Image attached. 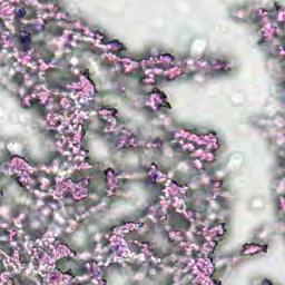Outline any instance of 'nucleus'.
<instances>
[{"mask_svg": "<svg viewBox=\"0 0 285 285\" xmlns=\"http://www.w3.org/2000/svg\"><path fill=\"white\" fill-rule=\"evenodd\" d=\"M132 144H139V136L135 134L126 135L124 132H119L117 137L114 138V146L119 150L121 157H130L137 147L132 146Z\"/></svg>", "mask_w": 285, "mask_h": 285, "instance_id": "f257e3e1", "label": "nucleus"}, {"mask_svg": "<svg viewBox=\"0 0 285 285\" xmlns=\"http://www.w3.org/2000/svg\"><path fill=\"white\" fill-rule=\"evenodd\" d=\"M33 190H57V176L55 174H48L46 171H39L36 177V185L32 187Z\"/></svg>", "mask_w": 285, "mask_h": 285, "instance_id": "f03ea898", "label": "nucleus"}, {"mask_svg": "<svg viewBox=\"0 0 285 285\" xmlns=\"http://www.w3.org/2000/svg\"><path fill=\"white\" fill-rule=\"evenodd\" d=\"M208 66H210L209 75L212 77H220L222 75H230V68H227L230 62L228 58L222 56L218 58H209L206 60Z\"/></svg>", "mask_w": 285, "mask_h": 285, "instance_id": "7ed1b4c3", "label": "nucleus"}, {"mask_svg": "<svg viewBox=\"0 0 285 285\" xmlns=\"http://www.w3.org/2000/svg\"><path fill=\"white\" fill-rule=\"evenodd\" d=\"M16 41L20 46V50L22 52L30 51V46L32 43V37L30 35V28L26 26L18 27V30L16 31Z\"/></svg>", "mask_w": 285, "mask_h": 285, "instance_id": "20e7f679", "label": "nucleus"}, {"mask_svg": "<svg viewBox=\"0 0 285 285\" xmlns=\"http://www.w3.org/2000/svg\"><path fill=\"white\" fill-rule=\"evenodd\" d=\"M116 119L118 124H126V120L124 118L117 117V109H111V114H107L106 117L104 114H98V128L100 130H110V127L112 126V121Z\"/></svg>", "mask_w": 285, "mask_h": 285, "instance_id": "39448f33", "label": "nucleus"}, {"mask_svg": "<svg viewBox=\"0 0 285 285\" xmlns=\"http://www.w3.org/2000/svg\"><path fill=\"white\" fill-rule=\"evenodd\" d=\"M75 266H77V261L70 257H62L56 262L57 269L62 275H69L72 278H75Z\"/></svg>", "mask_w": 285, "mask_h": 285, "instance_id": "423d86ee", "label": "nucleus"}, {"mask_svg": "<svg viewBox=\"0 0 285 285\" xmlns=\"http://www.w3.org/2000/svg\"><path fill=\"white\" fill-rule=\"evenodd\" d=\"M92 265V261H77L76 266L73 269V278L75 277H81L83 275H88L89 273H92L95 271Z\"/></svg>", "mask_w": 285, "mask_h": 285, "instance_id": "0eeeda50", "label": "nucleus"}, {"mask_svg": "<svg viewBox=\"0 0 285 285\" xmlns=\"http://www.w3.org/2000/svg\"><path fill=\"white\" fill-rule=\"evenodd\" d=\"M169 224L171 228H190V223L188 222V218L179 213H175L174 215H171Z\"/></svg>", "mask_w": 285, "mask_h": 285, "instance_id": "6e6552de", "label": "nucleus"}, {"mask_svg": "<svg viewBox=\"0 0 285 285\" xmlns=\"http://www.w3.org/2000/svg\"><path fill=\"white\" fill-rule=\"evenodd\" d=\"M29 104H30V108L36 110L37 115H39L41 119H43V121L48 119V109L46 108V105L41 104V100L30 99Z\"/></svg>", "mask_w": 285, "mask_h": 285, "instance_id": "1a4fd4ad", "label": "nucleus"}, {"mask_svg": "<svg viewBox=\"0 0 285 285\" xmlns=\"http://www.w3.org/2000/svg\"><path fill=\"white\" fill-rule=\"evenodd\" d=\"M100 41L102 46H110V43L115 46L119 51L114 52V55H116V57H119L120 59H124V56H121V52L126 50V47L124 46V43L119 42V40H112L108 36H102Z\"/></svg>", "mask_w": 285, "mask_h": 285, "instance_id": "9d476101", "label": "nucleus"}, {"mask_svg": "<svg viewBox=\"0 0 285 285\" xmlns=\"http://www.w3.org/2000/svg\"><path fill=\"white\" fill-rule=\"evenodd\" d=\"M4 179L7 184H16V186H20V188H26V185H23V181L21 180L22 178L17 175H6V173H0V183Z\"/></svg>", "mask_w": 285, "mask_h": 285, "instance_id": "9b49d317", "label": "nucleus"}, {"mask_svg": "<svg viewBox=\"0 0 285 285\" xmlns=\"http://www.w3.org/2000/svg\"><path fill=\"white\" fill-rule=\"evenodd\" d=\"M117 177V173H115V170L112 169H107L105 171H99L97 177H98V184L102 187V188H108V178L110 177Z\"/></svg>", "mask_w": 285, "mask_h": 285, "instance_id": "f8f14e48", "label": "nucleus"}, {"mask_svg": "<svg viewBox=\"0 0 285 285\" xmlns=\"http://www.w3.org/2000/svg\"><path fill=\"white\" fill-rule=\"evenodd\" d=\"M60 157H61V154L59 151H49L42 158V164L47 168H50V166L55 164V160L60 159Z\"/></svg>", "mask_w": 285, "mask_h": 285, "instance_id": "ddd939ff", "label": "nucleus"}, {"mask_svg": "<svg viewBox=\"0 0 285 285\" xmlns=\"http://www.w3.org/2000/svg\"><path fill=\"white\" fill-rule=\"evenodd\" d=\"M9 284L11 285H37L35 281L28 278V277H22L21 275H14L9 279Z\"/></svg>", "mask_w": 285, "mask_h": 285, "instance_id": "4468645a", "label": "nucleus"}, {"mask_svg": "<svg viewBox=\"0 0 285 285\" xmlns=\"http://www.w3.org/2000/svg\"><path fill=\"white\" fill-rule=\"evenodd\" d=\"M98 204H99V202L89 199L85 204L78 205L76 207V213H77V215H83V213H88L89 208H95V206H98Z\"/></svg>", "mask_w": 285, "mask_h": 285, "instance_id": "2eb2a0df", "label": "nucleus"}, {"mask_svg": "<svg viewBox=\"0 0 285 285\" xmlns=\"http://www.w3.org/2000/svg\"><path fill=\"white\" fill-rule=\"evenodd\" d=\"M248 248H258V249H253L249 253H247V255H257V253H262V250H264V248H262L257 243H246L243 246L242 253H244L245 250H248Z\"/></svg>", "mask_w": 285, "mask_h": 285, "instance_id": "dca6fc26", "label": "nucleus"}, {"mask_svg": "<svg viewBox=\"0 0 285 285\" xmlns=\"http://www.w3.org/2000/svg\"><path fill=\"white\" fill-rule=\"evenodd\" d=\"M17 157V155H12V151L9 149H2L1 150V156H0V166L2 164H8L12 161V159Z\"/></svg>", "mask_w": 285, "mask_h": 285, "instance_id": "f3484780", "label": "nucleus"}, {"mask_svg": "<svg viewBox=\"0 0 285 285\" xmlns=\"http://www.w3.org/2000/svg\"><path fill=\"white\" fill-rule=\"evenodd\" d=\"M26 209L23 205H13L10 209V217L11 219H17L21 213Z\"/></svg>", "mask_w": 285, "mask_h": 285, "instance_id": "a211bd4d", "label": "nucleus"}, {"mask_svg": "<svg viewBox=\"0 0 285 285\" xmlns=\"http://www.w3.org/2000/svg\"><path fill=\"white\" fill-rule=\"evenodd\" d=\"M0 250H3L6 255H14V249L10 246V242L0 240Z\"/></svg>", "mask_w": 285, "mask_h": 285, "instance_id": "6ab92c4d", "label": "nucleus"}, {"mask_svg": "<svg viewBox=\"0 0 285 285\" xmlns=\"http://www.w3.org/2000/svg\"><path fill=\"white\" fill-rule=\"evenodd\" d=\"M13 14L17 20H20L23 18L26 19V14H27L26 7L17 6L13 10Z\"/></svg>", "mask_w": 285, "mask_h": 285, "instance_id": "aec40b11", "label": "nucleus"}, {"mask_svg": "<svg viewBox=\"0 0 285 285\" xmlns=\"http://www.w3.org/2000/svg\"><path fill=\"white\" fill-rule=\"evenodd\" d=\"M27 235H30L31 236L30 240L35 242L36 239H41V237H43V232H41V229L31 228L27 233Z\"/></svg>", "mask_w": 285, "mask_h": 285, "instance_id": "412c9836", "label": "nucleus"}, {"mask_svg": "<svg viewBox=\"0 0 285 285\" xmlns=\"http://www.w3.org/2000/svg\"><path fill=\"white\" fill-rule=\"evenodd\" d=\"M32 220L30 219V217H26L22 222H21V226H22V230L23 233H28L29 230L32 229Z\"/></svg>", "mask_w": 285, "mask_h": 285, "instance_id": "4be33fe9", "label": "nucleus"}, {"mask_svg": "<svg viewBox=\"0 0 285 285\" xmlns=\"http://www.w3.org/2000/svg\"><path fill=\"white\" fill-rule=\"evenodd\" d=\"M56 242H58L62 246H68V244H70V235L62 234L56 239Z\"/></svg>", "mask_w": 285, "mask_h": 285, "instance_id": "5701e85b", "label": "nucleus"}, {"mask_svg": "<svg viewBox=\"0 0 285 285\" xmlns=\"http://www.w3.org/2000/svg\"><path fill=\"white\" fill-rule=\"evenodd\" d=\"M26 19H35L37 17V8L35 7H26Z\"/></svg>", "mask_w": 285, "mask_h": 285, "instance_id": "b1692460", "label": "nucleus"}, {"mask_svg": "<svg viewBox=\"0 0 285 285\" xmlns=\"http://www.w3.org/2000/svg\"><path fill=\"white\" fill-rule=\"evenodd\" d=\"M70 179L73 184H81V181H83V175H81L79 171H75Z\"/></svg>", "mask_w": 285, "mask_h": 285, "instance_id": "393cba45", "label": "nucleus"}, {"mask_svg": "<svg viewBox=\"0 0 285 285\" xmlns=\"http://www.w3.org/2000/svg\"><path fill=\"white\" fill-rule=\"evenodd\" d=\"M6 264H8V258L6 255L1 254L0 255V275H3L6 273Z\"/></svg>", "mask_w": 285, "mask_h": 285, "instance_id": "a878e982", "label": "nucleus"}, {"mask_svg": "<svg viewBox=\"0 0 285 285\" xmlns=\"http://www.w3.org/2000/svg\"><path fill=\"white\" fill-rule=\"evenodd\" d=\"M59 161V169L60 170H68L69 163L66 159V157H62L60 154V158H58Z\"/></svg>", "mask_w": 285, "mask_h": 285, "instance_id": "bb28decb", "label": "nucleus"}, {"mask_svg": "<svg viewBox=\"0 0 285 285\" xmlns=\"http://www.w3.org/2000/svg\"><path fill=\"white\" fill-rule=\"evenodd\" d=\"M175 140V132L173 131H167L166 135L164 136V138L160 140L159 138H157L156 141H158L159 144H161V141H174Z\"/></svg>", "mask_w": 285, "mask_h": 285, "instance_id": "cd10ccee", "label": "nucleus"}, {"mask_svg": "<svg viewBox=\"0 0 285 285\" xmlns=\"http://www.w3.org/2000/svg\"><path fill=\"white\" fill-rule=\"evenodd\" d=\"M216 202H217L219 208H224V209L228 208V202H226V198H225V197H223V196H217V197H216Z\"/></svg>", "mask_w": 285, "mask_h": 285, "instance_id": "c85d7f7f", "label": "nucleus"}, {"mask_svg": "<svg viewBox=\"0 0 285 285\" xmlns=\"http://www.w3.org/2000/svg\"><path fill=\"white\" fill-rule=\"evenodd\" d=\"M89 108H91V110H96L97 112L105 109L104 106H101V104H97L95 101L89 102Z\"/></svg>", "mask_w": 285, "mask_h": 285, "instance_id": "c756f323", "label": "nucleus"}, {"mask_svg": "<svg viewBox=\"0 0 285 285\" xmlns=\"http://www.w3.org/2000/svg\"><path fill=\"white\" fill-rule=\"evenodd\" d=\"M77 32H81V30H73V33L69 35L68 40L79 43V36H77Z\"/></svg>", "mask_w": 285, "mask_h": 285, "instance_id": "7c9ffc66", "label": "nucleus"}, {"mask_svg": "<svg viewBox=\"0 0 285 285\" xmlns=\"http://www.w3.org/2000/svg\"><path fill=\"white\" fill-rule=\"evenodd\" d=\"M175 284V276L173 274H168L164 279V285H173Z\"/></svg>", "mask_w": 285, "mask_h": 285, "instance_id": "2f4dec72", "label": "nucleus"}, {"mask_svg": "<svg viewBox=\"0 0 285 285\" xmlns=\"http://www.w3.org/2000/svg\"><path fill=\"white\" fill-rule=\"evenodd\" d=\"M129 267L131 268V271L137 273V271H139L141 268V263H138L137 261H135L129 264Z\"/></svg>", "mask_w": 285, "mask_h": 285, "instance_id": "473e14b6", "label": "nucleus"}, {"mask_svg": "<svg viewBox=\"0 0 285 285\" xmlns=\"http://www.w3.org/2000/svg\"><path fill=\"white\" fill-rule=\"evenodd\" d=\"M161 235H163L164 239H168L169 244H174L175 243V240H173V238H170V234L168 233V230H166V229L163 230Z\"/></svg>", "mask_w": 285, "mask_h": 285, "instance_id": "72a5a7b5", "label": "nucleus"}, {"mask_svg": "<svg viewBox=\"0 0 285 285\" xmlns=\"http://www.w3.org/2000/svg\"><path fill=\"white\" fill-rule=\"evenodd\" d=\"M13 80L16 81V83H23V75L21 73H17L14 77H13Z\"/></svg>", "mask_w": 285, "mask_h": 285, "instance_id": "f704fd0d", "label": "nucleus"}, {"mask_svg": "<svg viewBox=\"0 0 285 285\" xmlns=\"http://www.w3.org/2000/svg\"><path fill=\"white\" fill-rule=\"evenodd\" d=\"M278 66L283 72H285V56H283L281 59H278Z\"/></svg>", "mask_w": 285, "mask_h": 285, "instance_id": "c9c22d12", "label": "nucleus"}, {"mask_svg": "<svg viewBox=\"0 0 285 285\" xmlns=\"http://www.w3.org/2000/svg\"><path fill=\"white\" fill-rule=\"evenodd\" d=\"M8 235H10V232L3 227H0V237H6Z\"/></svg>", "mask_w": 285, "mask_h": 285, "instance_id": "e433bc0d", "label": "nucleus"}, {"mask_svg": "<svg viewBox=\"0 0 285 285\" xmlns=\"http://www.w3.org/2000/svg\"><path fill=\"white\" fill-rule=\"evenodd\" d=\"M196 242L197 244H200V245L206 244V238L203 235H200L196 237Z\"/></svg>", "mask_w": 285, "mask_h": 285, "instance_id": "4c0bfd02", "label": "nucleus"}, {"mask_svg": "<svg viewBox=\"0 0 285 285\" xmlns=\"http://www.w3.org/2000/svg\"><path fill=\"white\" fill-rule=\"evenodd\" d=\"M164 108H171L169 102H164V105H158L157 110H164Z\"/></svg>", "mask_w": 285, "mask_h": 285, "instance_id": "58836bf2", "label": "nucleus"}, {"mask_svg": "<svg viewBox=\"0 0 285 285\" xmlns=\"http://www.w3.org/2000/svg\"><path fill=\"white\" fill-rule=\"evenodd\" d=\"M33 279H36L37 282H39L41 285L45 284L43 278L41 277L40 274L35 275V276H33Z\"/></svg>", "mask_w": 285, "mask_h": 285, "instance_id": "ea45409f", "label": "nucleus"}, {"mask_svg": "<svg viewBox=\"0 0 285 285\" xmlns=\"http://www.w3.org/2000/svg\"><path fill=\"white\" fill-rule=\"evenodd\" d=\"M138 77H140V81H144V79H146V76H141L144 75V68H141V66L138 69Z\"/></svg>", "mask_w": 285, "mask_h": 285, "instance_id": "a19ab883", "label": "nucleus"}, {"mask_svg": "<svg viewBox=\"0 0 285 285\" xmlns=\"http://www.w3.org/2000/svg\"><path fill=\"white\" fill-rule=\"evenodd\" d=\"M131 248H132V250H135V253L137 255H139L141 253V247H139V245H132Z\"/></svg>", "mask_w": 285, "mask_h": 285, "instance_id": "79ce46f5", "label": "nucleus"}, {"mask_svg": "<svg viewBox=\"0 0 285 285\" xmlns=\"http://www.w3.org/2000/svg\"><path fill=\"white\" fill-rule=\"evenodd\" d=\"M148 215V209H141L138 212L139 217H146Z\"/></svg>", "mask_w": 285, "mask_h": 285, "instance_id": "37998d69", "label": "nucleus"}, {"mask_svg": "<svg viewBox=\"0 0 285 285\" xmlns=\"http://www.w3.org/2000/svg\"><path fill=\"white\" fill-rule=\"evenodd\" d=\"M279 43H281V46H282V48H283V50H284V52H285V36H282V37L279 38Z\"/></svg>", "mask_w": 285, "mask_h": 285, "instance_id": "c03bdc74", "label": "nucleus"}, {"mask_svg": "<svg viewBox=\"0 0 285 285\" xmlns=\"http://www.w3.org/2000/svg\"><path fill=\"white\" fill-rule=\"evenodd\" d=\"M51 86H52L53 88H56L57 90H63V89H65V87L59 86L58 82H52Z\"/></svg>", "mask_w": 285, "mask_h": 285, "instance_id": "a18cd8bd", "label": "nucleus"}, {"mask_svg": "<svg viewBox=\"0 0 285 285\" xmlns=\"http://www.w3.org/2000/svg\"><path fill=\"white\" fill-rule=\"evenodd\" d=\"M210 186H215V184H217V177L216 176H212L210 180H209Z\"/></svg>", "mask_w": 285, "mask_h": 285, "instance_id": "49530a36", "label": "nucleus"}, {"mask_svg": "<svg viewBox=\"0 0 285 285\" xmlns=\"http://www.w3.org/2000/svg\"><path fill=\"white\" fill-rule=\"evenodd\" d=\"M20 262H21V264H28V257H26V256H20Z\"/></svg>", "mask_w": 285, "mask_h": 285, "instance_id": "de8ad7c7", "label": "nucleus"}, {"mask_svg": "<svg viewBox=\"0 0 285 285\" xmlns=\"http://www.w3.org/2000/svg\"><path fill=\"white\" fill-rule=\"evenodd\" d=\"M267 59H277V55L269 52L267 53Z\"/></svg>", "mask_w": 285, "mask_h": 285, "instance_id": "09e8293b", "label": "nucleus"}, {"mask_svg": "<svg viewBox=\"0 0 285 285\" xmlns=\"http://www.w3.org/2000/svg\"><path fill=\"white\" fill-rule=\"evenodd\" d=\"M258 46H264L266 43V36H263L262 40H258Z\"/></svg>", "mask_w": 285, "mask_h": 285, "instance_id": "8fccbe9b", "label": "nucleus"}, {"mask_svg": "<svg viewBox=\"0 0 285 285\" xmlns=\"http://www.w3.org/2000/svg\"><path fill=\"white\" fill-rule=\"evenodd\" d=\"M97 35H98V37H105L106 35H104L101 31H95V37H94V39H97Z\"/></svg>", "mask_w": 285, "mask_h": 285, "instance_id": "3c124183", "label": "nucleus"}, {"mask_svg": "<svg viewBox=\"0 0 285 285\" xmlns=\"http://www.w3.org/2000/svg\"><path fill=\"white\" fill-rule=\"evenodd\" d=\"M0 224H8V218L0 216Z\"/></svg>", "mask_w": 285, "mask_h": 285, "instance_id": "603ef678", "label": "nucleus"}, {"mask_svg": "<svg viewBox=\"0 0 285 285\" xmlns=\"http://www.w3.org/2000/svg\"><path fill=\"white\" fill-rule=\"evenodd\" d=\"M102 246H110V240L108 238H105L102 242Z\"/></svg>", "mask_w": 285, "mask_h": 285, "instance_id": "864d4df0", "label": "nucleus"}, {"mask_svg": "<svg viewBox=\"0 0 285 285\" xmlns=\"http://www.w3.org/2000/svg\"><path fill=\"white\" fill-rule=\"evenodd\" d=\"M261 285H273V283L268 279H264Z\"/></svg>", "mask_w": 285, "mask_h": 285, "instance_id": "5fc2aeb1", "label": "nucleus"}, {"mask_svg": "<svg viewBox=\"0 0 285 285\" xmlns=\"http://www.w3.org/2000/svg\"><path fill=\"white\" fill-rule=\"evenodd\" d=\"M278 28H281V30H284V28H285V21L278 22Z\"/></svg>", "mask_w": 285, "mask_h": 285, "instance_id": "6e6d98bb", "label": "nucleus"}, {"mask_svg": "<svg viewBox=\"0 0 285 285\" xmlns=\"http://www.w3.org/2000/svg\"><path fill=\"white\" fill-rule=\"evenodd\" d=\"M39 259H35L33 261V266H35V268H36V271H37V268H39Z\"/></svg>", "mask_w": 285, "mask_h": 285, "instance_id": "4d7b16f0", "label": "nucleus"}, {"mask_svg": "<svg viewBox=\"0 0 285 285\" xmlns=\"http://www.w3.org/2000/svg\"><path fill=\"white\" fill-rule=\"evenodd\" d=\"M274 51H275V55H279V52H282V49L277 46L275 47Z\"/></svg>", "mask_w": 285, "mask_h": 285, "instance_id": "13d9d810", "label": "nucleus"}, {"mask_svg": "<svg viewBox=\"0 0 285 285\" xmlns=\"http://www.w3.org/2000/svg\"><path fill=\"white\" fill-rule=\"evenodd\" d=\"M30 166H32L33 168H37V167H39V163H37V161H31V163H30Z\"/></svg>", "mask_w": 285, "mask_h": 285, "instance_id": "bf43d9fd", "label": "nucleus"}, {"mask_svg": "<svg viewBox=\"0 0 285 285\" xmlns=\"http://www.w3.org/2000/svg\"><path fill=\"white\" fill-rule=\"evenodd\" d=\"M255 23H259V21H262V17H259V16H256V18H255Z\"/></svg>", "mask_w": 285, "mask_h": 285, "instance_id": "052dcab7", "label": "nucleus"}, {"mask_svg": "<svg viewBox=\"0 0 285 285\" xmlns=\"http://www.w3.org/2000/svg\"><path fill=\"white\" fill-rule=\"evenodd\" d=\"M273 38L278 39V40L282 39V37H279V35H277V32H274Z\"/></svg>", "mask_w": 285, "mask_h": 285, "instance_id": "680f3d73", "label": "nucleus"}, {"mask_svg": "<svg viewBox=\"0 0 285 285\" xmlns=\"http://www.w3.org/2000/svg\"><path fill=\"white\" fill-rule=\"evenodd\" d=\"M0 27H1V30H3L6 28V24L3 23V20H0Z\"/></svg>", "mask_w": 285, "mask_h": 285, "instance_id": "e2e57ef3", "label": "nucleus"}, {"mask_svg": "<svg viewBox=\"0 0 285 285\" xmlns=\"http://www.w3.org/2000/svg\"><path fill=\"white\" fill-rule=\"evenodd\" d=\"M49 132H50V135H52V137H55V135H57V130H55V129H51Z\"/></svg>", "mask_w": 285, "mask_h": 285, "instance_id": "0e129e2a", "label": "nucleus"}, {"mask_svg": "<svg viewBox=\"0 0 285 285\" xmlns=\"http://www.w3.org/2000/svg\"><path fill=\"white\" fill-rule=\"evenodd\" d=\"M39 3H50V0H38Z\"/></svg>", "mask_w": 285, "mask_h": 285, "instance_id": "69168bd1", "label": "nucleus"}, {"mask_svg": "<svg viewBox=\"0 0 285 285\" xmlns=\"http://www.w3.org/2000/svg\"><path fill=\"white\" fill-rule=\"evenodd\" d=\"M119 226H126V220H120Z\"/></svg>", "mask_w": 285, "mask_h": 285, "instance_id": "338daca9", "label": "nucleus"}, {"mask_svg": "<svg viewBox=\"0 0 285 285\" xmlns=\"http://www.w3.org/2000/svg\"><path fill=\"white\" fill-rule=\"evenodd\" d=\"M160 98H161V99H166V94L161 92V94H160Z\"/></svg>", "mask_w": 285, "mask_h": 285, "instance_id": "774afa93", "label": "nucleus"}]
</instances>
